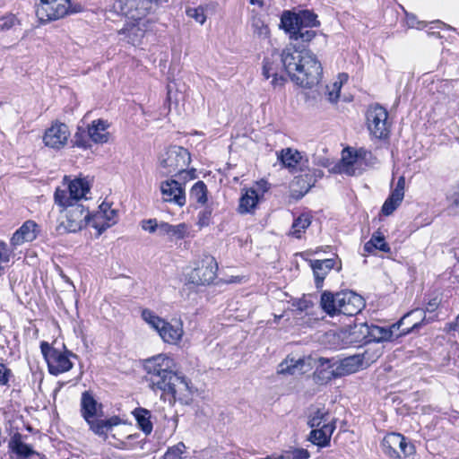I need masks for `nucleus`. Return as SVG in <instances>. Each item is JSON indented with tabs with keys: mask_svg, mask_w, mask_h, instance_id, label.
<instances>
[{
	"mask_svg": "<svg viewBox=\"0 0 459 459\" xmlns=\"http://www.w3.org/2000/svg\"><path fill=\"white\" fill-rule=\"evenodd\" d=\"M282 69L293 82L305 88L316 85L323 70L314 53L293 43L287 45L281 53L274 50L264 58L262 74L266 80L272 78L270 83L273 89L282 88L287 82L286 77L280 74Z\"/></svg>",
	"mask_w": 459,
	"mask_h": 459,
	"instance_id": "1",
	"label": "nucleus"
},
{
	"mask_svg": "<svg viewBox=\"0 0 459 459\" xmlns=\"http://www.w3.org/2000/svg\"><path fill=\"white\" fill-rule=\"evenodd\" d=\"M147 381L153 390H160L162 395L169 396V403L177 401L186 403L191 393L189 382L184 376L178 374L177 365L173 358L166 354H159L144 361Z\"/></svg>",
	"mask_w": 459,
	"mask_h": 459,
	"instance_id": "2",
	"label": "nucleus"
},
{
	"mask_svg": "<svg viewBox=\"0 0 459 459\" xmlns=\"http://www.w3.org/2000/svg\"><path fill=\"white\" fill-rule=\"evenodd\" d=\"M61 207L65 209V213L56 226L57 234L75 233L88 224L91 225L92 215L83 204L72 203Z\"/></svg>",
	"mask_w": 459,
	"mask_h": 459,
	"instance_id": "3",
	"label": "nucleus"
},
{
	"mask_svg": "<svg viewBox=\"0 0 459 459\" xmlns=\"http://www.w3.org/2000/svg\"><path fill=\"white\" fill-rule=\"evenodd\" d=\"M191 160L189 152L181 146H170L160 157V171L163 176L186 172Z\"/></svg>",
	"mask_w": 459,
	"mask_h": 459,
	"instance_id": "4",
	"label": "nucleus"
},
{
	"mask_svg": "<svg viewBox=\"0 0 459 459\" xmlns=\"http://www.w3.org/2000/svg\"><path fill=\"white\" fill-rule=\"evenodd\" d=\"M142 318L159 333L166 343L177 344L183 336L184 331L180 322L169 323L147 308L142 311Z\"/></svg>",
	"mask_w": 459,
	"mask_h": 459,
	"instance_id": "5",
	"label": "nucleus"
},
{
	"mask_svg": "<svg viewBox=\"0 0 459 459\" xmlns=\"http://www.w3.org/2000/svg\"><path fill=\"white\" fill-rule=\"evenodd\" d=\"M157 4V0H116L113 10L132 21H143Z\"/></svg>",
	"mask_w": 459,
	"mask_h": 459,
	"instance_id": "6",
	"label": "nucleus"
},
{
	"mask_svg": "<svg viewBox=\"0 0 459 459\" xmlns=\"http://www.w3.org/2000/svg\"><path fill=\"white\" fill-rule=\"evenodd\" d=\"M41 353L48 363V371L53 376H58L73 368L70 357H76L71 351H61L49 345L47 342L40 343Z\"/></svg>",
	"mask_w": 459,
	"mask_h": 459,
	"instance_id": "7",
	"label": "nucleus"
},
{
	"mask_svg": "<svg viewBox=\"0 0 459 459\" xmlns=\"http://www.w3.org/2000/svg\"><path fill=\"white\" fill-rule=\"evenodd\" d=\"M385 455L392 459H407L415 454L414 445L400 433L392 432L385 435L381 443Z\"/></svg>",
	"mask_w": 459,
	"mask_h": 459,
	"instance_id": "8",
	"label": "nucleus"
},
{
	"mask_svg": "<svg viewBox=\"0 0 459 459\" xmlns=\"http://www.w3.org/2000/svg\"><path fill=\"white\" fill-rule=\"evenodd\" d=\"M90 192L88 182L82 178L72 180L66 189L57 187L54 194L55 203L59 206L69 204H81L82 199H87L86 195Z\"/></svg>",
	"mask_w": 459,
	"mask_h": 459,
	"instance_id": "9",
	"label": "nucleus"
},
{
	"mask_svg": "<svg viewBox=\"0 0 459 459\" xmlns=\"http://www.w3.org/2000/svg\"><path fill=\"white\" fill-rule=\"evenodd\" d=\"M70 12V0H39L36 15L40 22L59 20Z\"/></svg>",
	"mask_w": 459,
	"mask_h": 459,
	"instance_id": "10",
	"label": "nucleus"
},
{
	"mask_svg": "<svg viewBox=\"0 0 459 459\" xmlns=\"http://www.w3.org/2000/svg\"><path fill=\"white\" fill-rule=\"evenodd\" d=\"M388 113L380 105L371 106L367 111V125L370 134L377 139H385L389 134Z\"/></svg>",
	"mask_w": 459,
	"mask_h": 459,
	"instance_id": "11",
	"label": "nucleus"
},
{
	"mask_svg": "<svg viewBox=\"0 0 459 459\" xmlns=\"http://www.w3.org/2000/svg\"><path fill=\"white\" fill-rule=\"evenodd\" d=\"M218 264L213 257L202 261V264L194 270L187 276L189 283L194 285L211 284L216 278Z\"/></svg>",
	"mask_w": 459,
	"mask_h": 459,
	"instance_id": "12",
	"label": "nucleus"
},
{
	"mask_svg": "<svg viewBox=\"0 0 459 459\" xmlns=\"http://www.w3.org/2000/svg\"><path fill=\"white\" fill-rule=\"evenodd\" d=\"M338 314L353 316L359 314L365 306L363 298L353 291L337 293Z\"/></svg>",
	"mask_w": 459,
	"mask_h": 459,
	"instance_id": "13",
	"label": "nucleus"
},
{
	"mask_svg": "<svg viewBox=\"0 0 459 459\" xmlns=\"http://www.w3.org/2000/svg\"><path fill=\"white\" fill-rule=\"evenodd\" d=\"M437 317L436 315L430 316L427 317L426 311L422 308H415L411 311L405 314L397 324L394 325L393 327L397 326L399 328L401 325H405L406 323L411 325V326L403 330V333L406 334L414 330L419 329L421 325L429 324L435 320Z\"/></svg>",
	"mask_w": 459,
	"mask_h": 459,
	"instance_id": "14",
	"label": "nucleus"
},
{
	"mask_svg": "<svg viewBox=\"0 0 459 459\" xmlns=\"http://www.w3.org/2000/svg\"><path fill=\"white\" fill-rule=\"evenodd\" d=\"M69 135L70 132L65 124L56 123L46 130L43 141L50 148L60 149L65 145Z\"/></svg>",
	"mask_w": 459,
	"mask_h": 459,
	"instance_id": "15",
	"label": "nucleus"
},
{
	"mask_svg": "<svg viewBox=\"0 0 459 459\" xmlns=\"http://www.w3.org/2000/svg\"><path fill=\"white\" fill-rule=\"evenodd\" d=\"M149 20L132 21L125 25L123 29L118 31L121 36L120 40H124L133 46L141 44L143 38L146 32V22Z\"/></svg>",
	"mask_w": 459,
	"mask_h": 459,
	"instance_id": "16",
	"label": "nucleus"
},
{
	"mask_svg": "<svg viewBox=\"0 0 459 459\" xmlns=\"http://www.w3.org/2000/svg\"><path fill=\"white\" fill-rule=\"evenodd\" d=\"M338 377H341V375L336 365V359L319 358L318 366L314 373L316 382L326 384Z\"/></svg>",
	"mask_w": 459,
	"mask_h": 459,
	"instance_id": "17",
	"label": "nucleus"
},
{
	"mask_svg": "<svg viewBox=\"0 0 459 459\" xmlns=\"http://www.w3.org/2000/svg\"><path fill=\"white\" fill-rule=\"evenodd\" d=\"M160 192L165 202L174 203L179 206L186 204V195L182 186L176 180L161 182Z\"/></svg>",
	"mask_w": 459,
	"mask_h": 459,
	"instance_id": "18",
	"label": "nucleus"
},
{
	"mask_svg": "<svg viewBox=\"0 0 459 459\" xmlns=\"http://www.w3.org/2000/svg\"><path fill=\"white\" fill-rule=\"evenodd\" d=\"M336 429V420L332 419L331 423H325L319 428L311 429L307 440L318 447H326L330 445L331 437Z\"/></svg>",
	"mask_w": 459,
	"mask_h": 459,
	"instance_id": "19",
	"label": "nucleus"
},
{
	"mask_svg": "<svg viewBox=\"0 0 459 459\" xmlns=\"http://www.w3.org/2000/svg\"><path fill=\"white\" fill-rule=\"evenodd\" d=\"M100 211L92 215L91 226L98 230L99 235L116 222V210H110L108 204H102Z\"/></svg>",
	"mask_w": 459,
	"mask_h": 459,
	"instance_id": "20",
	"label": "nucleus"
},
{
	"mask_svg": "<svg viewBox=\"0 0 459 459\" xmlns=\"http://www.w3.org/2000/svg\"><path fill=\"white\" fill-rule=\"evenodd\" d=\"M81 412L84 420L90 421L102 416V404L99 403L90 392L85 391L81 398Z\"/></svg>",
	"mask_w": 459,
	"mask_h": 459,
	"instance_id": "21",
	"label": "nucleus"
},
{
	"mask_svg": "<svg viewBox=\"0 0 459 459\" xmlns=\"http://www.w3.org/2000/svg\"><path fill=\"white\" fill-rule=\"evenodd\" d=\"M38 225L33 221H26L13 235V246H20L24 242H31L37 238Z\"/></svg>",
	"mask_w": 459,
	"mask_h": 459,
	"instance_id": "22",
	"label": "nucleus"
},
{
	"mask_svg": "<svg viewBox=\"0 0 459 459\" xmlns=\"http://www.w3.org/2000/svg\"><path fill=\"white\" fill-rule=\"evenodd\" d=\"M307 371L306 359L304 358L295 359L288 356L279 366L277 372L281 375L303 374Z\"/></svg>",
	"mask_w": 459,
	"mask_h": 459,
	"instance_id": "23",
	"label": "nucleus"
},
{
	"mask_svg": "<svg viewBox=\"0 0 459 459\" xmlns=\"http://www.w3.org/2000/svg\"><path fill=\"white\" fill-rule=\"evenodd\" d=\"M334 264L335 261L333 259L315 260L311 262L316 289L323 287L325 276L334 267Z\"/></svg>",
	"mask_w": 459,
	"mask_h": 459,
	"instance_id": "24",
	"label": "nucleus"
},
{
	"mask_svg": "<svg viewBox=\"0 0 459 459\" xmlns=\"http://www.w3.org/2000/svg\"><path fill=\"white\" fill-rule=\"evenodd\" d=\"M189 226L186 223L172 225L161 221L160 237H168L170 240H180L188 237Z\"/></svg>",
	"mask_w": 459,
	"mask_h": 459,
	"instance_id": "25",
	"label": "nucleus"
},
{
	"mask_svg": "<svg viewBox=\"0 0 459 459\" xmlns=\"http://www.w3.org/2000/svg\"><path fill=\"white\" fill-rule=\"evenodd\" d=\"M404 186L405 178L404 177H400L397 180L395 188L391 192L390 195L387 197L382 206L381 212L384 215L389 216L396 210L397 207L392 204L391 200H403L404 196Z\"/></svg>",
	"mask_w": 459,
	"mask_h": 459,
	"instance_id": "26",
	"label": "nucleus"
},
{
	"mask_svg": "<svg viewBox=\"0 0 459 459\" xmlns=\"http://www.w3.org/2000/svg\"><path fill=\"white\" fill-rule=\"evenodd\" d=\"M10 449L17 455V459H28L38 455L33 448L22 441L21 434H15L9 442Z\"/></svg>",
	"mask_w": 459,
	"mask_h": 459,
	"instance_id": "27",
	"label": "nucleus"
},
{
	"mask_svg": "<svg viewBox=\"0 0 459 459\" xmlns=\"http://www.w3.org/2000/svg\"><path fill=\"white\" fill-rule=\"evenodd\" d=\"M108 124L106 121L99 119L92 122L88 126V134L90 140L96 143H107L108 140V133L106 132Z\"/></svg>",
	"mask_w": 459,
	"mask_h": 459,
	"instance_id": "28",
	"label": "nucleus"
},
{
	"mask_svg": "<svg viewBox=\"0 0 459 459\" xmlns=\"http://www.w3.org/2000/svg\"><path fill=\"white\" fill-rule=\"evenodd\" d=\"M363 358L361 355H353L343 359L337 360L336 365L339 369L341 377L350 375L359 370L362 365Z\"/></svg>",
	"mask_w": 459,
	"mask_h": 459,
	"instance_id": "29",
	"label": "nucleus"
},
{
	"mask_svg": "<svg viewBox=\"0 0 459 459\" xmlns=\"http://www.w3.org/2000/svg\"><path fill=\"white\" fill-rule=\"evenodd\" d=\"M259 201V195L253 189H247L239 199L238 211L241 214L251 213L256 207Z\"/></svg>",
	"mask_w": 459,
	"mask_h": 459,
	"instance_id": "30",
	"label": "nucleus"
},
{
	"mask_svg": "<svg viewBox=\"0 0 459 459\" xmlns=\"http://www.w3.org/2000/svg\"><path fill=\"white\" fill-rule=\"evenodd\" d=\"M133 415L137 422L138 428L145 435H150L153 429V425L151 420V418H152L151 411L145 408L138 407L133 411Z\"/></svg>",
	"mask_w": 459,
	"mask_h": 459,
	"instance_id": "31",
	"label": "nucleus"
},
{
	"mask_svg": "<svg viewBox=\"0 0 459 459\" xmlns=\"http://www.w3.org/2000/svg\"><path fill=\"white\" fill-rule=\"evenodd\" d=\"M329 411L325 407L311 409L307 417V425L309 428H319L325 423H331Z\"/></svg>",
	"mask_w": 459,
	"mask_h": 459,
	"instance_id": "32",
	"label": "nucleus"
},
{
	"mask_svg": "<svg viewBox=\"0 0 459 459\" xmlns=\"http://www.w3.org/2000/svg\"><path fill=\"white\" fill-rule=\"evenodd\" d=\"M278 158L284 167L295 170L297 166L301 162L302 155L297 150L287 148L281 152Z\"/></svg>",
	"mask_w": 459,
	"mask_h": 459,
	"instance_id": "33",
	"label": "nucleus"
},
{
	"mask_svg": "<svg viewBox=\"0 0 459 459\" xmlns=\"http://www.w3.org/2000/svg\"><path fill=\"white\" fill-rule=\"evenodd\" d=\"M364 250L368 253H372L375 250L389 253L390 247L385 242L384 235L381 232L377 231L372 235L371 238L364 245Z\"/></svg>",
	"mask_w": 459,
	"mask_h": 459,
	"instance_id": "34",
	"label": "nucleus"
},
{
	"mask_svg": "<svg viewBox=\"0 0 459 459\" xmlns=\"http://www.w3.org/2000/svg\"><path fill=\"white\" fill-rule=\"evenodd\" d=\"M368 325L360 323L351 328L349 333L350 342L352 343H369L368 341Z\"/></svg>",
	"mask_w": 459,
	"mask_h": 459,
	"instance_id": "35",
	"label": "nucleus"
},
{
	"mask_svg": "<svg viewBox=\"0 0 459 459\" xmlns=\"http://www.w3.org/2000/svg\"><path fill=\"white\" fill-rule=\"evenodd\" d=\"M337 293L334 295L330 291H324L321 295L320 306L322 309L330 316L338 314Z\"/></svg>",
	"mask_w": 459,
	"mask_h": 459,
	"instance_id": "36",
	"label": "nucleus"
},
{
	"mask_svg": "<svg viewBox=\"0 0 459 459\" xmlns=\"http://www.w3.org/2000/svg\"><path fill=\"white\" fill-rule=\"evenodd\" d=\"M316 36V32L311 30V28L304 25H299V27H296L295 31H293L292 35L290 37V39L291 40L290 43L294 44V41L300 40L301 42H309L311 41L314 37ZM295 45L297 47H299L300 48H303V46H298L296 43Z\"/></svg>",
	"mask_w": 459,
	"mask_h": 459,
	"instance_id": "37",
	"label": "nucleus"
},
{
	"mask_svg": "<svg viewBox=\"0 0 459 459\" xmlns=\"http://www.w3.org/2000/svg\"><path fill=\"white\" fill-rule=\"evenodd\" d=\"M368 341L372 342H384L389 341L392 339L393 332L390 329H386L385 327L377 326V325H368Z\"/></svg>",
	"mask_w": 459,
	"mask_h": 459,
	"instance_id": "38",
	"label": "nucleus"
},
{
	"mask_svg": "<svg viewBox=\"0 0 459 459\" xmlns=\"http://www.w3.org/2000/svg\"><path fill=\"white\" fill-rule=\"evenodd\" d=\"M311 224V216L308 213H302L298 218H296L291 226L290 234L299 238L301 237V233L306 230Z\"/></svg>",
	"mask_w": 459,
	"mask_h": 459,
	"instance_id": "39",
	"label": "nucleus"
},
{
	"mask_svg": "<svg viewBox=\"0 0 459 459\" xmlns=\"http://www.w3.org/2000/svg\"><path fill=\"white\" fill-rule=\"evenodd\" d=\"M299 14L291 13L290 11L283 12L281 23L285 31L290 34V37L292 35L293 31H295L296 27H299Z\"/></svg>",
	"mask_w": 459,
	"mask_h": 459,
	"instance_id": "40",
	"label": "nucleus"
},
{
	"mask_svg": "<svg viewBox=\"0 0 459 459\" xmlns=\"http://www.w3.org/2000/svg\"><path fill=\"white\" fill-rule=\"evenodd\" d=\"M190 198L198 204H204L207 201V187L203 181H197L190 190Z\"/></svg>",
	"mask_w": 459,
	"mask_h": 459,
	"instance_id": "41",
	"label": "nucleus"
},
{
	"mask_svg": "<svg viewBox=\"0 0 459 459\" xmlns=\"http://www.w3.org/2000/svg\"><path fill=\"white\" fill-rule=\"evenodd\" d=\"M251 27L255 35L259 38H267L269 35V28L263 19L257 14L253 15L251 19Z\"/></svg>",
	"mask_w": 459,
	"mask_h": 459,
	"instance_id": "42",
	"label": "nucleus"
},
{
	"mask_svg": "<svg viewBox=\"0 0 459 459\" xmlns=\"http://www.w3.org/2000/svg\"><path fill=\"white\" fill-rule=\"evenodd\" d=\"M186 452V446L183 442H178L177 445L169 446L164 454L162 459H185L183 456Z\"/></svg>",
	"mask_w": 459,
	"mask_h": 459,
	"instance_id": "43",
	"label": "nucleus"
},
{
	"mask_svg": "<svg viewBox=\"0 0 459 459\" xmlns=\"http://www.w3.org/2000/svg\"><path fill=\"white\" fill-rule=\"evenodd\" d=\"M299 25L307 26L311 29L314 27H318L320 24L316 20L317 16L308 10H305L299 13Z\"/></svg>",
	"mask_w": 459,
	"mask_h": 459,
	"instance_id": "44",
	"label": "nucleus"
},
{
	"mask_svg": "<svg viewBox=\"0 0 459 459\" xmlns=\"http://www.w3.org/2000/svg\"><path fill=\"white\" fill-rule=\"evenodd\" d=\"M205 7L200 5L198 7H188L186 10V15L194 19L196 22L203 25L206 21Z\"/></svg>",
	"mask_w": 459,
	"mask_h": 459,
	"instance_id": "45",
	"label": "nucleus"
},
{
	"mask_svg": "<svg viewBox=\"0 0 459 459\" xmlns=\"http://www.w3.org/2000/svg\"><path fill=\"white\" fill-rule=\"evenodd\" d=\"M91 430L100 437H107L108 428L104 420L91 419L90 421H86Z\"/></svg>",
	"mask_w": 459,
	"mask_h": 459,
	"instance_id": "46",
	"label": "nucleus"
},
{
	"mask_svg": "<svg viewBox=\"0 0 459 459\" xmlns=\"http://www.w3.org/2000/svg\"><path fill=\"white\" fill-rule=\"evenodd\" d=\"M90 137L88 134V131H85L82 128H78V131L75 133L74 136V145L82 149H88L91 147Z\"/></svg>",
	"mask_w": 459,
	"mask_h": 459,
	"instance_id": "47",
	"label": "nucleus"
},
{
	"mask_svg": "<svg viewBox=\"0 0 459 459\" xmlns=\"http://www.w3.org/2000/svg\"><path fill=\"white\" fill-rule=\"evenodd\" d=\"M160 225L161 221L157 219H148L141 221V227L143 230L151 234L157 233L159 237H160Z\"/></svg>",
	"mask_w": 459,
	"mask_h": 459,
	"instance_id": "48",
	"label": "nucleus"
},
{
	"mask_svg": "<svg viewBox=\"0 0 459 459\" xmlns=\"http://www.w3.org/2000/svg\"><path fill=\"white\" fill-rule=\"evenodd\" d=\"M309 457L310 454L305 448H294L285 454L286 459H308Z\"/></svg>",
	"mask_w": 459,
	"mask_h": 459,
	"instance_id": "49",
	"label": "nucleus"
},
{
	"mask_svg": "<svg viewBox=\"0 0 459 459\" xmlns=\"http://www.w3.org/2000/svg\"><path fill=\"white\" fill-rule=\"evenodd\" d=\"M342 82H333L331 86H326V94L331 102H336L340 97Z\"/></svg>",
	"mask_w": 459,
	"mask_h": 459,
	"instance_id": "50",
	"label": "nucleus"
},
{
	"mask_svg": "<svg viewBox=\"0 0 459 459\" xmlns=\"http://www.w3.org/2000/svg\"><path fill=\"white\" fill-rule=\"evenodd\" d=\"M212 210L210 207L204 208L198 214L197 224L200 227L208 226L211 223Z\"/></svg>",
	"mask_w": 459,
	"mask_h": 459,
	"instance_id": "51",
	"label": "nucleus"
},
{
	"mask_svg": "<svg viewBox=\"0 0 459 459\" xmlns=\"http://www.w3.org/2000/svg\"><path fill=\"white\" fill-rule=\"evenodd\" d=\"M406 22L410 28H416L418 30H422L427 26L425 22L418 21L414 14H406Z\"/></svg>",
	"mask_w": 459,
	"mask_h": 459,
	"instance_id": "52",
	"label": "nucleus"
},
{
	"mask_svg": "<svg viewBox=\"0 0 459 459\" xmlns=\"http://www.w3.org/2000/svg\"><path fill=\"white\" fill-rule=\"evenodd\" d=\"M342 161L343 162L344 166L351 167L355 162L354 155L352 154L351 150L346 149L342 152Z\"/></svg>",
	"mask_w": 459,
	"mask_h": 459,
	"instance_id": "53",
	"label": "nucleus"
},
{
	"mask_svg": "<svg viewBox=\"0 0 459 459\" xmlns=\"http://www.w3.org/2000/svg\"><path fill=\"white\" fill-rule=\"evenodd\" d=\"M10 369H8L4 364L0 363V385H5L9 381Z\"/></svg>",
	"mask_w": 459,
	"mask_h": 459,
	"instance_id": "54",
	"label": "nucleus"
},
{
	"mask_svg": "<svg viewBox=\"0 0 459 459\" xmlns=\"http://www.w3.org/2000/svg\"><path fill=\"white\" fill-rule=\"evenodd\" d=\"M353 155H354V158H355V160H356L359 158V159H365L367 157V155H371V152L367 151L364 148H359V150H357L355 152V153Z\"/></svg>",
	"mask_w": 459,
	"mask_h": 459,
	"instance_id": "55",
	"label": "nucleus"
},
{
	"mask_svg": "<svg viewBox=\"0 0 459 459\" xmlns=\"http://www.w3.org/2000/svg\"><path fill=\"white\" fill-rule=\"evenodd\" d=\"M437 307H438V302H437V299H434L428 303L426 309H424V310L426 311V313L427 312L432 313L437 308Z\"/></svg>",
	"mask_w": 459,
	"mask_h": 459,
	"instance_id": "56",
	"label": "nucleus"
},
{
	"mask_svg": "<svg viewBox=\"0 0 459 459\" xmlns=\"http://www.w3.org/2000/svg\"><path fill=\"white\" fill-rule=\"evenodd\" d=\"M108 429H111L113 426H117L119 423V419L117 417H113L108 420H104Z\"/></svg>",
	"mask_w": 459,
	"mask_h": 459,
	"instance_id": "57",
	"label": "nucleus"
},
{
	"mask_svg": "<svg viewBox=\"0 0 459 459\" xmlns=\"http://www.w3.org/2000/svg\"><path fill=\"white\" fill-rule=\"evenodd\" d=\"M13 25V18H10L0 24L1 30H9Z\"/></svg>",
	"mask_w": 459,
	"mask_h": 459,
	"instance_id": "58",
	"label": "nucleus"
},
{
	"mask_svg": "<svg viewBox=\"0 0 459 459\" xmlns=\"http://www.w3.org/2000/svg\"><path fill=\"white\" fill-rule=\"evenodd\" d=\"M431 26H430V29H440L441 27H445L446 26L444 22H440V21H434L432 22H430Z\"/></svg>",
	"mask_w": 459,
	"mask_h": 459,
	"instance_id": "59",
	"label": "nucleus"
},
{
	"mask_svg": "<svg viewBox=\"0 0 459 459\" xmlns=\"http://www.w3.org/2000/svg\"><path fill=\"white\" fill-rule=\"evenodd\" d=\"M348 80V74H340L338 76V81L335 82H342V84Z\"/></svg>",
	"mask_w": 459,
	"mask_h": 459,
	"instance_id": "60",
	"label": "nucleus"
},
{
	"mask_svg": "<svg viewBox=\"0 0 459 459\" xmlns=\"http://www.w3.org/2000/svg\"><path fill=\"white\" fill-rule=\"evenodd\" d=\"M251 4H258L260 7L264 6V1L263 0H249Z\"/></svg>",
	"mask_w": 459,
	"mask_h": 459,
	"instance_id": "61",
	"label": "nucleus"
},
{
	"mask_svg": "<svg viewBox=\"0 0 459 459\" xmlns=\"http://www.w3.org/2000/svg\"><path fill=\"white\" fill-rule=\"evenodd\" d=\"M403 200H396V199H392L391 202L392 204H394L396 207H398L400 205V204L402 203Z\"/></svg>",
	"mask_w": 459,
	"mask_h": 459,
	"instance_id": "62",
	"label": "nucleus"
},
{
	"mask_svg": "<svg viewBox=\"0 0 459 459\" xmlns=\"http://www.w3.org/2000/svg\"><path fill=\"white\" fill-rule=\"evenodd\" d=\"M319 164H321L324 167H327L329 162H328V160H325L319 161Z\"/></svg>",
	"mask_w": 459,
	"mask_h": 459,
	"instance_id": "63",
	"label": "nucleus"
},
{
	"mask_svg": "<svg viewBox=\"0 0 459 459\" xmlns=\"http://www.w3.org/2000/svg\"><path fill=\"white\" fill-rule=\"evenodd\" d=\"M315 175H316V177L321 178V177L323 176V171H322V170H316V171L315 172Z\"/></svg>",
	"mask_w": 459,
	"mask_h": 459,
	"instance_id": "64",
	"label": "nucleus"
}]
</instances>
